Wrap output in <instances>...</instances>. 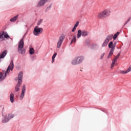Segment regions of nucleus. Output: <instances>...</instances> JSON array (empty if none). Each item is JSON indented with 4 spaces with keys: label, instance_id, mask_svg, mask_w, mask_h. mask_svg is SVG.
Instances as JSON below:
<instances>
[{
    "label": "nucleus",
    "instance_id": "nucleus-12",
    "mask_svg": "<svg viewBox=\"0 0 131 131\" xmlns=\"http://www.w3.org/2000/svg\"><path fill=\"white\" fill-rule=\"evenodd\" d=\"M48 2V0H41L39 3H38V5L37 7L38 8H40V7H41L42 6H43L46 3Z\"/></svg>",
    "mask_w": 131,
    "mask_h": 131
},
{
    "label": "nucleus",
    "instance_id": "nucleus-16",
    "mask_svg": "<svg viewBox=\"0 0 131 131\" xmlns=\"http://www.w3.org/2000/svg\"><path fill=\"white\" fill-rule=\"evenodd\" d=\"M81 34H82V32L80 30H79L77 33V38H79L81 36Z\"/></svg>",
    "mask_w": 131,
    "mask_h": 131
},
{
    "label": "nucleus",
    "instance_id": "nucleus-28",
    "mask_svg": "<svg viewBox=\"0 0 131 131\" xmlns=\"http://www.w3.org/2000/svg\"><path fill=\"white\" fill-rule=\"evenodd\" d=\"M79 24V21H77L76 24L74 25V27L76 28L77 27V26H78Z\"/></svg>",
    "mask_w": 131,
    "mask_h": 131
},
{
    "label": "nucleus",
    "instance_id": "nucleus-25",
    "mask_svg": "<svg viewBox=\"0 0 131 131\" xmlns=\"http://www.w3.org/2000/svg\"><path fill=\"white\" fill-rule=\"evenodd\" d=\"M120 73H121V74H126L128 73V72L127 70L126 71H121Z\"/></svg>",
    "mask_w": 131,
    "mask_h": 131
},
{
    "label": "nucleus",
    "instance_id": "nucleus-23",
    "mask_svg": "<svg viewBox=\"0 0 131 131\" xmlns=\"http://www.w3.org/2000/svg\"><path fill=\"white\" fill-rule=\"evenodd\" d=\"M118 35H119V32H117V33H116L113 37V39H116V38H117V36H118Z\"/></svg>",
    "mask_w": 131,
    "mask_h": 131
},
{
    "label": "nucleus",
    "instance_id": "nucleus-22",
    "mask_svg": "<svg viewBox=\"0 0 131 131\" xmlns=\"http://www.w3.org/2000/svg\"><path fill=\"white\" fill-rule=\"evenodd\" d=\"M116 60L114 59L112 61V64H111V68H113L114 67V65H115V62H116Z\"/></svg>",
    "mask_w": 131,
    "mask_h": 131
},
{
    "label": "nucleus",
    "instance_id": "nucleus-7",
    "mask_svg": "<svg viewBox=\"0 0 131 131\" xmlns=\"http://www.w3.org/2000/svg\"><path fill=\"white\" fill-rule=\"evenodd\" d=\"M15 116L13 114H7L5 116V119L3 120V123L8 122L10 119H12Z\"/></svg>",
    "mask_w": 131,
    "mask_h": 131
},
{
    "label": "nucleus",
    "instance_id": "nucleus-13",
    "mask_svg": "<svg viewBox=\"0 0 131 131\" xmlns=\"http://www.w3.org/2000/svg\"><path fill=\"white\" fill-rule=\"evenodd\" d=\"M7 53L8 51L5 50L1 54H0V62L2 61L1 59H4V58H5V57H6L7 55Z\"/></svg>",
    "mask_w": 131,
    "mask_h": 131
},
{
    "label": "nucleus",
    "instance_id": "nucleus-10",
    "mask_svg": "<svg viewBox=\"0 0 131 131\" xmlns=\"http://www.w3.org/2000/svg\"><path fill=\"white\" fill-rule=\"evenodd\" d=\"M115 47H116V43L113 44V42L111 41L108 44V48L111 49V52H114L115 50Z\"/></svg>",
    "mask_w": 131,
    "mask_h": 131
},
{
    "label": "nucleus",
    "instance_id": "nucleus-15",
    "mask_svg": "<svg viewBox=\"0 0 131 131\" xmlns=\"http://www.w3.org/2000/svg\"><path fill=\"white\" fill-rule=\"evenodd\" d=\"M18 17H19V15H17L15 16L12 17L10 19V21L11 22H15V21H17V19H18Z\"/></svg>",
    "mask_w": 131,
    "mask_h": 131
},
{
    "label": "nucleus",
    "instance_id": "nucleus-5",
    "mask_svg": "<svg viewBox=\"0 0 131 131\" xmlns=\"http://www.w3.org/2000/svg\"><path fill=\"white\" fill-rule=\"evenodd\" d=\"M43 30V29L42 28L36 26L34 29L33 33L36 36H38L39 34H41Z\"/></svg>",
    "mask_w": 131,
    "mask_h": 131
},
{
    "label": "nucleus",
    "instance_id": "nucleus-6",
    "mask_svg": "<svg viewBox=\"0 0 131 131\" xmlns=\"http://www.w3.org/2000/svg\"><path fill=\"white\" fill-rule=\"evenodd\" d=\"M82 62V58L80 57H76L72 61V65H77Z\"/></svg>",
    "mask_w": 131,
    "mask_h": 131
},
{
    "label": "nucleus",
    "instance_id": "nucleus-33",
    "mask_svg": "<svg viewBox=\"0 0 131 131\" xmlns=\"http://www.w3.org/2000/svg\"><path fill=\"white\" fill-rule=\"evenodd\" d=\"M130 20H131V18L129 17V18H128V19L126 21V22L125 23V24H126L128 22H129V21H130Z\"/></svg>",
    "mask_w": 131,
    "mask_h": 131
},
{
    "label": "nucleus",
    "instance_id": "nucleus-19",
    "mask_svg": "<svg viewBox=\"0 0 131 131\" xmlns=\"http://www.w3.org/2000/svg\"><path fill=\"white\" fill-rule=\"evenodd\" d=\"M35 52V50L33 48H31L29 50V53L30 54V55H33V54H34Z\"/></svg>",
    "mask_w": 131,
    "mask_h": 131
},
{
    "label": "nucleus",
    "instance_id": "nucleus-20",
    "mask_svg": "<svg viewBox=\"0 0 131 131\" xmlns=\"http://www.w3.org/2000/svg\"><path fill=\"white\" fill-rule=\"evenodd\" d=\"M76 36H74L72 38V41L71 42V45L72 44V42H76Z\"/></svg>",
    "mask_w": 131,
    "mask_h": 131
},
{
    "label": "nucleus",
    "instance_id": "nucleus-3",
    "mask_svg": "<svg viewBox=\"0 0 131 131\" xmlns=\"http://www.w3.org/2000/svg\"><path fill=\"white\" fill-rule=\"evenodd\" d=\"M23 48H24V39L21 38L19 42H18V52L19 54L23 55L25 54L26 50Z\"/></svg>",
    "mask_w": 131,
    "mask_h": 131
},
{
    "label": "nucleus",
    "instance_id": "nucleus-2",
    "mask_svg": "<svg viewBox=\"0 0 131 131\" xmlns=\"http://www.w3.org/2000/svg\"><path fill=\"white\" fill-rule=\"evenodd\" d=\"M110 11L105 9L103 11L99 12L98 15L97 17L98 19H106V17H109L110 16Z\"/></svg>",
    "mask_w": 131,
    "mask_h": 131
},
{
    "label": "nucleus",
    "instance_id": "nucleus-24",
    "mask_svg": "<svg viewBox=\"0 0 131 131\" xmlns=\"http://www.w3.org/2000/svg\"><path fill=\"white\" fill-rule=\"evenodd\" d=\"M56 56H57V53H55L52 56V63H54L55 61V58H56Z\"/></svg>",
    "mask_w": 131,
    "mask_h": 131
},
{
    "label": "nucleus",
    "instance_id": "nucleus-21",
    "mask_svg": "<svg viewBox=\"0 0 131 131\" xmlns=\"http://www.w3.org/2000/svg\"><path fill=\"white\" fill-rule=\"evenodd\" d=\"M112 37H113V35H109L108 36H107L106 39L107 40H110L111 39H112Z\"/></svg>",
    "mask_w": 131,
    "mask_h": 131
},
{
    "label": "nucleus",
    "instance_id": "nucleus-1",
    "mask_svg": "<svg viewBox=\"0 0 131 131\" xmlns=\"http://www.w3.org/2000/svg\"><path fill=\"white\" fill-rule=\"evenodd\" d=\"M13 69H14V62L13 61V60H11L6 72H3V73H0V81H2V80H4V79H5V78L7 76V74L10 72V70H11V71H13Z\"/></svg>",
    "mask_w": 131,
    "mask_h": 131
},
{
    "label": "nucleus",
    "instance_id": "nucleus-27",
    "mask_svg": "<svg viewBox=\"0 0 131 131\" xmlns=\"http://www.w3.org/2000/svg\"><path fill=\"white\" fill-rule=\"evenodd\" d=\"M119 56H120V53H118V55L115 56V59H114L117 61V59H118V58H119Z\"/></svg>",
    "mask_w": 131,
    "mask_h": 131
},
{
    "label": "nucleus",
    "instance_id": "nucleus-26",
    "mask_svg": "<svg viewBox=\"0 0 131 131\" xmlns=\"http://www.w3.org/2000/svg\"><path fill=\"white\" fill-rule=\"evenodd\" d=\"M112 55H113V52L110 51L108 56H107V59H109V58H110Z\"/></svg>",
    "mask_w": 131,
    "mask_h": 131
},
{
    "label": "nucleus",
    "instance_id": "nucleus-30",
    "mask_svg": "<svg viewBox=\"0 0 131 131\" xmlns=\"http://www.w3.org/2000/svg\"><path fill=\"white\" fill-rule=\"evenodd\" d=\"M128 72H130L131 71V65L129 67L128 69L127 70Z\"/></svg>",
    "mask_w": 131,
    "mask_h": 131
},
{
    "label": "nucleus",
    "instance_id": "nucleus-11",
    "mask_svg": "<svg viewBox=\"0 0 131 131\" xmlns=\"http://www.w3.org/2000/svg\"><path fill=\"white\" fill-rule=\"evenodd\" d=\"M25 92H26V86L25 85H23L21 90V93L20 96V100H23V98H24V96L25 95Z\"/></svg>",
    "mask_w": 131,
    "mask_h": 131
},
{
    "label": "nucleus",
    "instance_id": "nucleus-32",
    "mask_svg": "<svg viewBox=\"0 0 131 131\" xmlns=\"http://www.w3.org/2000/svg\"><path fill=\"white\" fill-rule=\"evenodd\" d=\"M104 56H105V53H103L101 56V57H100V59H103V57H104Z\"/></svg>",
    "mask_w": 131,
    "mask_h": 131
},
{
    "label": "nucleus",
    "instance_id": "nucleus-17",
    "mask_svg": "<svg viewBox=\"0 0 131 131\" xmlns=\"http://www.w3.org/2000/svg\"><path fill=\"white\" fill-rule=\"evenodd\" d=\"M108 42H109V40L106 39L102 45V47H106L108 45Z\"/></svg>",
    "mask_w": 131,
    "mask_h": 131
},
{
    "label": "nucleus",
    "instance_id": "nucleus-4",
    "mask_svg": "<svg viewBox=\"0 0 131 131\" xmlns=\"http://www.w3.org/2000/svg\"><path fill=\"white\" fill-rule=\"evenodd\" d=\"M22 79H23V73L22 72H19L18 77V83L15 86V92H19L20 90V86H21V83H22Z\"/></svg>",
    "mask_w": 131,
    "mask_h": 131
},
{
    "label": "nucleus",
    "instance_id": "nucleus-29",
    "mask_svg": "<svg viewBox=\"0 0 131 131\" xmlns=\"http://www.w3.org/2000/svg\"><path fill=\"white\" fill-rule=\"evenodd\" d=\"M42 22V19H40L38 22L37 25H40Z\"/></svg>",
    "mask_w": 131,
    "mask_h": 131
},
{
    "label": "nucleus",
    "instance_id": "nucleus-31",
    "mask_svg": "<svg viewBox=\"0 0 131 131\" xmlns=\"http://www.w3.org/2000/svg\"><path fill=\"white\" fill-rule=\"evenodd\" d=\"M76 30V28H75V27H73V29L72 30V32H74Z\"/></svg>",
    "mask_w": 131,
    "mask_h": 131
},
{
    "label": "nucleus",
    "instance_id": "nucleus-14",
    "mask_svg": "<svg viewBox=\"0 0 131 131\" xmlns=\"http://www.w3.org/2000/svg\"><path fill=\"white\" fill-rule=\"evenodd\" d=\"M10 100L11 103H14L15 101V95H14V94L12 92H11L10 95Z\"/></svg>",
    "mask_w": 131,
    "mask_h": 131
},
{
    "label": "nucleus",
    "instance_id": "nucleus-18",
    "mask_svg": "<svg viewBox=\"0 0 131 131\" xmlns=\"http://www.w3.org/2000/svg\"><path fill=\"white\" fill-rule=\"evenodd\" d=\"M82 36H88V31H82Z\"/></svg>",
    "mask_w": 131,
    "mask_h": 131
},
{
    "label": "nucleus",
    "instance_id": "nucleus-9",
    "mask_svg": "<svg viewBox=\"0 0 131 131\" xmlns=\"http://www.w3.org/2000/svg\"><path fill=\"white\" fill-rule=\"evenodd\" d=\"M4 36L5 38H10V36H9L7 32H5L4 31L0 32V39H4Z\"/></svg>",
    "mask_w": 131,
    "mask_h": 131
},
{
    "label": "nucleus",
    "instance_id": "nucleus-8",
    "mask_svg": "<svg viewBox=\"0 0 131 131\" xmlns=\"http://www.w3.org/2000/svg\"><path fill=\"white\" fill-rule=\"evenodd\" d=\"M65 38V36L62 35L59 37L58 41L57 42V47L58 48H60L61 46L62 45V43H63V41Z\"/></svg>",
    "mask_w": 131,
    "mask_h": 131
}]
</instances>
